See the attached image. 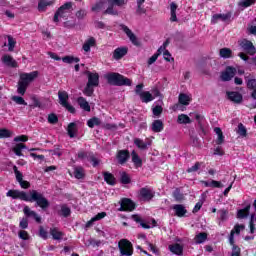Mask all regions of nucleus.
<instances>
[{"label":"nucleus","instance_id":"nucleus-5","mask_svg":"<svg viewBox=\"0 0 256 256\" xmlns=\"http://www.w3.org/2000/svg\"><path fill=\"white\" fill-rule=\"evenodd\" d=\"M118 249L120 251V255L122 256L133 255V244L127 239H121L118 242Z\"/></svg>","mask_w":256,"mask_h":256},{"label":"nucleus","instance_id":"nucleus-53","mask_svg":"<svg viewBox=\"0 0 256 256\" xmlns=\"http://www.w3.org/2000/svg\"><path fill=\"white\" fill-rule=\"evenodd\" d=\"M134 145L138 147V149H147V143H145L143 140L136 138L134 140Z\"/></svg>","mask_w":256,"mask_h":256},{"label":"nucleus","instance_id":"nucleus-58","mask_svg":"<svg viewBox=\"0 0 256 256\" xmlns=\"http://www.w3.org/2000/svg\"><path fill=\"white\" fill-rule=\"evenodd\" d=\"M39 237L45 240L49 238V233L46 231L45 228H43V226L39 227Z\"/></svg>","mask_w":256,"mask_h":256},{"label":"nucleus","instance_id":"nucleus-26","mask_svg":"<svg viewBox=\"0 0 256 256\" xmlns=\"http://www.w3.org/2000/svg\"><path fill=\"white\" fill-rule=\"evenodd\" d=\"M105 217H107L106 212L98 213L96 216L92 217L91 220L86 223V227L87 228L92 227L95 221H101V219H105Z\"/></svg>","mask_w":256,"mask_h":256},{"label":"nucleus","instance_id":"nucleus-28","mask_svg":"<svg viewBox=\"0 0 256 256\" xmlns=\"http://www.w3.org/2000/svg\"><path fill=\"white\" fill-rule=\"evenodd\" d=\"M2 62L8 67H17V62L13 59L11 55H4L2 57Z\"/></svg>","mask_w":256,"mask_h":256},{"label":"nucleus","instance_id":"nucleus-24","mask_svg":"<svg viewBox=\"0 0 256 256\" xmlns=\"http://www.w3.org/2000/svg\"><path fill=\"white\" fill-rule=\"evenodd\" d=\"M173 210L175 211V215L177 217H185L187 214V209L182 204H176L173 206Z\"/></svg>","mask_w":256,"mask_h":256},{"label":"nucleus","instance_id":"nucleus-29","mask_svg":"<svg viewBox=\"0 0 256 256\" xmlns=\"http://www.w3.org/2000/svg\"><path fill=\"white\" fill-rule=\"evenodd\" d=\"M249 211H251V205H247L245 208L237 211V219H245L249 217Z\"/></svg>","mask_w":256,"mask_h":256},{"label":"nucleus","instance_id":"nucleus-10","mask_svg":"<svg viewBox=\"0 0 256 256\" xmlns=\"http://www.w3.org/2000/svg\"><path fill=\"white\" fill-rule=\"evenodd\" d=\"M239 45L242 51L247 52L248 55H255L256 49L255 46L253 45V42L247 39H243L242 41H240Z\"/></svg>","mask_w":256,"mask_h":256},{"label":"nucleus","instance_id":"nucleus-9","mask_svg":"<svg viewBox=\"0 0 256 256\" xmlns=\"http://www.w3.org/2000/svg\"><path fill=\"white\" fill-rule=\"evenodd\" d=\"M120 28L125 32L129 40L131 41L132 45H135L136 47H139L141 45V42H139V39H137V36L124 24H120Z\"/></svg>","mask_w":256,"mask_h":256},{"label":"nucleus","instance_id":"nucleus-23","mask_svg":"<svg viewBox=\"0 0 256 256\" xmlns=\"http://www.w3.org/2000/svg\"><path fill=\"white\" fill-rule=\"evenodd\" d=\"M231 19V13L227 14H215L212 16L211 22L217 23V21H229Z\"/></svg>","mask_w":256,"mask_h":256},{"label":"nucleus","instance_id":"nucleus-3","mask_svg":"<svg viewBox=\"0 0 256 256\" xmlns=\"http://www.w3.org/2000/svg\"><path fill=\"white\" fill-rule=\"evenodd\" d=\"M105 79H107L110 85H115L116 87H123V85L131 87L132 83L131 79L126 78L125 76L115 72L106 74Z\"/></svg>","mask_w":256,"mask_h":256},{"label":"nucleus","instance_id":"nucleus-14","mask_svg":"<svg viewBox=\"0 0 256 256\" xmlns=\"http://www.w3.org/2000/svg\"><path fill=\"white\" fill-rule=\"evenodd\" d=\"M88 77V84L92 85L93 87H99V73L97 72H86Z\"/></svg>","mask_w":256,"mask_h":256},{"label":"nucleus","instance_id":"nucleus-22","mask_svg":"<svg viewBox=\"0 0 256 256\" xmlns=\"http://www.w3.org/2000/svg\"><path fill=\"white\" fill-rule=\"evenodd\" d=\"M228 99L233 103H241L243 101V96L239 92H227Z\"/></svg>","mask_w":256,"mask_h":256},{"label":"nucleus","instance_id":"nucleus-56","mask_svg":"<svg viewBox=\"0 0 256 256\" xmlns=\"http://www.w3.org/2000/svg\"><path fill=\"white\" fill-rule=\"evenodd\" d=\"M220 221H227V215H229V211L225 209H221L218 211Z\"/></svg>","mask_w":256,"mask_h":256},{"label":"nucleus","instance_id":"nucleus-63","mask_svg":"<svg viewBox=\"0 0 256 256\" xmlns=\"http://www.w3.org/2000/svg\"><path fill=\"white\" fill-rule=\"evenodd\" d=\"M18 236L23 241H29V233L25 230H21L18 232Z\"/></svg>","mask_w":256,"mask_h":256},{"label":"nucleus","instance_id":"nucleus-39","mask_svg":"<svg viewBox=\"0 0 256 256\" xmlns=\"http://www.w3.org/2000/svg\"><path fill=\"white\" fill-rule=\"evenodd\" d=\"M69 137L73 138L75 135H77V124L75 122H72L68 125L67 128Z\"/></svg>","mask_w":256,"mask_h":256},{"label":"nucleus","instance_id":"nucleus-51","mask_svg":"<svg viewBox=\"0 0 256 256\" xmlns=\"http://www.w3.org/2000/svg\"><path fill=\"white\" fill-rule=\"evenodd\" d=\"M95 86L87 83L85 89H84V95H86L87 97H91V95H93L95 89H94Z\"/></svg>","mask_w":256,"mask_h":256},{"label":"nucleus","instance_id":"nucleus-7","mask_svg":"<svg viewBox=\"0 0 256 256\" xmlns=\"http://www.w3.org/2000/svg\"><path fill=\"white\" fill-rule=\"evenodd\" d=\"M72 7H73V3L71 2H66L65 4L60 6L56 11V13L54 14V18H53L54 23H59V17L61 18L65 17V14L69 13Z\"/></svg>","mask_w":256,"mask_h":256},{"label":"nucleus","instance_id":"nucleus-32","mask_svg":"<svg viewBox=\"0 0 256 256\" xmlns=\"http://www.w3.org/2000/svg\"><path fill=\"white\" fill-rule=\"evenodd\" d=\"M169 250L171 253H174V255H183V246L181 244H172L169 245Z\"/></svg>","mask_w":256,"mask_h":256},{"label":"nucleus","instance_id":"nucleus-52","mask_svg":"<svg viewBox=\"0 0 256 256\" xmlns=\"http://www.w3.org/2000/svg\"><path fill=\"white\" fill-rule=\"evenodd\" d=\"M7 39H8V51H13V49H15V45H17V41L14 40L11 35H8Z\"/></svg>","mask_w":256,"mask_h":256},{"label":"nucleus","instance_id":"nucleus-13","mask_svg":"<svg viewBox=\"0 0 256 256\" xmlns=\"http://www.w3.org/2000/svg\"><path fill=\"white\" fill-rule=\"evenodd\" d=\"M135 209V203L128 198H123L120 203L119 211H133Z\"/></svg>","mask_w":256,"mask_h":256},{"label":"nucleus","instance_id":"nucleus-1","mask_svg":"<svg viewBox=\"0 0 256 256\" xmlns=\"http://www.w3.org/2000/svg\"><path fill=\"white\" fill-rule=\"evenodd\" d=\"M6 197H11V199H20V201H26L27 203H35L36 207H41L43 211L49 209V200L45 198L43 193L37 190H30L29 192L21 190H9L6 193Z\"/></svg>","mask_w":256,"mask_h":256},{"label":"nucleus","instance_id":"nucleus-59","mask_svg":"<svg viewBox=\"0 0 256 256\" xmlns=\"http://www.w3.org/2000/svg\"><path fill=\"white\" fill-rule=\"evenodd\" d=\"M12 101L16 102L17 105H27V102L21 96H13Z\"/></svg>","mask_w":256,"mask_h":256},{"label":"nucleus","instance_id":"nucleus-43","mask_svg":"<svg viewBox=\"0 0 256 256\" xmlns=\"http://www.w3.org/2000/svg\"><path fill=\"white\" fill-rule=\"evenodd\" d=\"M120 182L123 185H129V183H131V176H129L125 171L120 172Z\"/></svg>","mask_w":256,"mask_h":256},{"label":"nucleus","instance_id":"nucleus-11","mask_svg":"<svg viewBox=\"0 0 256 256\" xmlns=\"http://www.w3.org/2000/svg\"><path fill=\"white\" fill-rule=\"evenodd\" d=\"M237 75V69L228 66L224 72L221 73V80L222 81H231Z\"/></svg>","mask_w":256,"mask_h":256},{"label":"nucleus","instance_id":"nucleus-36","mask_svg":"<svg viewBox=\"0 0 256 256\" xmlns=\"http://www.w3.org/2000/svg\"><path fill=\"white\" fill-rule=\"evenodd\" d=\"M78 105L81 107V109H83L84 111H91V106L89 105V102H87V100L83 97H79L78 98Z\"/></svg>","mask_w":256,"mask_h":256},{"label":"nucleus","instance_id":"nucleus-38","mask_svg":"<svg viewBox=\"0 0 256 256\" xmlns=\"http://www.w3.org/2000/svg\"><path fill=\"white\" fill-rule=\"evenodd\" d=\"M177 123L180 125H189L191 123V118L187 116V114L178 115Z\"/></svg>","mask_w":256,"mask_h":256},{"label":"nucleus","instance_id":"nucleus-19","mask_svg":"<svg viewBox=\"0 0 256 256\" xmlns=\"http://www.w3.org/2000/svg\"><path fill=\"white\" fill-rule=\"evenodd\" d=\"M50 235L54 239V241H61L63 237H65V234L59 230L57 227L50 228Z\"/></svg>","mask_w":256,"mask_h":256},{"label":"nucleus","instance_id":"nucleus-45","mask_svg":"<svg viewBox=\"0 0 256 256\" xmlns=\"http://www.w3.org/2000/svg\"><path fill=\"white\" fill-rule=\"evenodd\" d=\"M13 137V132L7 128L0 129V139H9Z\"/></svg>","mask_w":256,"mask_h":256},{"label":"nucleus","instance_id":"nucleus-21","mask_svg":"<svg viewBox=\"0 0 256 256\" xmlns=\"http://www.w3.org/2000/svg\"><path fill=\"white\" fill-rule=\"evenodd\" d=\"M125 55H127V48L125 47L116 48L113 52V59H115L116 61H119V59H123Z\"/></svg>","mask_w":256,"mask_h":256},{"label":"nucleus","instance_id":"nucleus-46","mask_svg":"<svg viewBox=\"0 0 256 256\" xmlns=\"http://www.w3.org/2000/svg\"><path fill=\"white\" fill-rule=\"evenodd\" d=\"M53 5V2L47 1V0H40L38 3V10L39 11H45L47 7Z\"/></svg>","mask_w":256,"mask_h":256},{"label":"nucleus","instance_id":"nucleus-42","mask_svg":"<svg viewBox=\"0 0 256 256\" xmlns=\"http://www.w3.org/2000/svg\"><path fill=\"white\" fill-rule=\"evenodd\" d=\"M103 177L104 181H106L108 185H115V176L113 174L109 172H104Z\"/></svg>","mask_w":256,"mask_h":256},{"label":"nucleus","instance_id":"nucleus-12","mask_svg":"<svg viewBox=\"0 0 256 256\" xmlns=\"http://www.w3.org/2000/svg\"><path fill=\"white\" fill-rule=\"evenodd\" d=\"M132 219L136 223H140V226L143 229H151V227H155V225H157V221H155V219H152L151 223L148 222V224H147V223L143 222V219H141V216H139L137 214L132 215Z\"/></svg>","mask_w":256,"mask_h":256},{"label":"nucleus","instance_id":"nucleus-57","mask_svg":"<svg viewBox=\"0 0 256 256\" xmlns=\"http://www.w3.org/2000/svg\"><path fill=\"white\" fill-rule=\"evenodd\" d=\"M256 0H241L239 2L240 7H251V5L255 4Z\"/></svg>","mask_w":256,"mask_h":256},{"label":"nucleus","instance_id":"nucleus-44","mask_svg":"<svg viewBox=\"0 0 256 256\" xmlns=\"http://www.w3.org/2000/svg\"><path fill=\"white\" fill-rule=\"evenodd\" d=\"M87 125L90 127V129H93V127H99V125H101V119L92 117L87 121Z\"/></svg>","mask_w":256,"mask_h":256},{"label":"nucleus","instance_id":"nucleus-8","mask_svg":"<svg viewBox=\"0 0 256 256\" xmlns=\"http://www.w3.org/2000/svg\"><path fill=\"white\" fill-rule=\"evenodd\" d=\"M155 197V191L153 188L146 186L139 190V198L141 201H151Z\"/></svg>","mask_w":256,"mask_h":256},{"label":"nucleus","instance_id":"nucleus-61","mask_svg":"<svg viewBox=\"0 0 256 256\" xmlns=\"http://www.w3.org/2000/svg\"><path fill=\"white\" fill-rule=\"evenodd\" d=\"M248 33L256 36V18L252 21V25L248 26Z\"/></svg>","mask_w":256,"mask_h":256},{"label":"nucleus","instance_id":"nucleus-49","mask_svg":"<svg viewBox=\"0 0 256 256\" xmlns=\"http://www.w3.org/2000/svg\"><path fill=\"white\" fill-rule=\"evenodd\" d=\"M237 134L240 137H247V128H245V125H243L241 123L238 124Z\"/></svg>","mask_w":256,"mask_h":256},{"label":"nucleus","instance_id":"nucleus-55","mask_svg":"<svg viewBox=\"0 0 256 256\" xmlns=\"http://www.w3.org/2000/svg\"><path fill=\"white\" fill-rule=\"evenodd\" d=\"M61 215L63 217H69L71 215V208H69L67 205L61 206Z\"/></svg>","mask_w":256,"mask_h":256},{"label":"nucleus","instance_id":"nucleus-30","mask_svg":"<svg viewBox=\"0 0 256 256\" xmlns=\"http://www.w3.org/2000/svg\"><path fill=\"white\" fill-rule=\"evenodd\" d=\"M214 133H216V135H218V137L216 139V144L223 145V143H225V136L223 135V131L221 130V128H219V127L214 128Z\"/></svg>","mask_w":256,"mask_h":256},{"label":"nucleus","instance_id":"nucleus-64","mask_svg":"<svg viewBox=\"0 0 256 256\" xmlns=\"http://www.w3.org/2000/svg\"><path fill=\"white\" fill-rule=\"evenodd\" d=\"M231 256H241V248L237 245H233Z\"/></svg>","mask_w":256,"mask_h":256},{"label":"nucleus","instance_id":"nucleus-33","mask_svg":"<svg viewBox=\"0 0 256 256\" xmlns=\"http://www.w3.org/2000/svg\"><path fill=\"white\" fill-rule=\"evenodd\" d=\"M23 149H27V146L23 143H18L12 148V151L18 157H23V153L21 152L23 151Z\"/></svg>","mask_w":256,"mask_h":256},{"label":"nucleus","instance_id":"nucleus-35","mask_svg":"<svg viewBox=\"0 0 256 256\" xmlns=\"http://www.w3.org/2000/svg\"><path fill=\"white\" fill-rule=\"evenodd\" d=\"M170 14H171L170 21L172 23L177 22V5L175 4V2H172L170 4Z\"/></svg>","mask_w":256,"mask_h":256},{"label":"nucleus","instance_id":"nucleus-6","mask_svg":"<svg viewBox=\"0 0 256 256\" xmlns=\"http://www.w3.org/2000/svg\"><path fill=\"white\" fill-rule=\"evenodd\" d=\"M58 99H59L60 105H62V107H65V109H67V111H69V113H75V107H73L68 102L69 101V94H67L66 91H59L58 92Z\"/></svg>","mask_w":256,"mask_h":256},{"label":"nucleus","instance_id":"nucleus-18","mask_svg":"<svg viewBox=\"0 0 256 256\" xmlns=\"http://www.w3.org/2000/svg\"><path fill=\"white\" fill-rule=\"evenodd\" d=\"M138 239H143L145 241V245L148 246V249L154 253V255H157L159 253V249H157V246L153 245L151 242L147 241V235L140 233L138 234Z\"/></svg>","mask_w":256,"mask_h":256},{"label":"nucleus","instance_id":"nucleus-31","mask_svg":"<svg viewBox=\"0 0 256 256\" xmlns=\"http://www.w3.org/2000/svg\"><path fill=\"white\" fill-rule=\"evenodd\" d=\"M164 129V124L162 120H155L152 123V131L154 133H161V131H163Z\"/></svg>","mask_w":256,"mask_h":256},{"label":"nucleus","instance_id":"nucleus-20","mask_svg":"<svg viewBox=\"0 0 256 256\" xmlns=\"http://www.w3.org/2000/svg\"><path fill=\"white\" fill-rule=\"evenodd\" d=\"M105 5H108L107 0H98L94 5H92L91 11H93V13H99L105 9Z\"/></svg>","mask_w":256,"mask_h":256},{"label":"nucleus","instance_id":"nucleus-4","mask_svg":"<svg viewBox=\"0 0 256 256\" xmlns=\"http://www.w3.org/2000/svg\"><path fill=\"white\" fill-rule=\"evenodd\" d=\"M108 7L103 11V15H119V11L115 9V7H123L125 5V0H107Z\"/></svg>","mask_w":256,"mask_h":256},{"label":"nucleus","instance_id":"nucleus-17","mask_svg":"<svg viewBox=\"0 0 256 256\" xmlns=\"http://www.w3.org/2000/svg\"><path fill=\"white\" fill-rule=\"evenodd\" d=\"M129 159V151L127 150H120L117 153V160L120 165H125L127 160Z\"/></svg>","mask_w":256,"mask_h":256},{"label":"nucleus","instance_id":"nucleus-60","mask_svg":"<svg viewBox=\"0 0 256 256\" xmlns=\"http://www.w3.org/2000/svg\"><path fill=\"white\" fill-rule=\"evenodd\" d=\"M59 122V118L55 114H49L48 115V123L51 125H55L56 123Z\"/></svg>","mask_w":256,"mask_h":256},{"label":"nucleus","instance_id":"nucleus-27","mask_svg":"<svg viewBox=\"0 0 256 256\" xmlns=\"http://www.w3.org/2000/svg\"><path fill=\"white\" fill-rule=\"evenodd\" d=\"M140 99L142 103H151L155 99V96L149 91H144L140 94Z\"/></svg>","mask_w":256,"mask_h":256},{"label":"nucleus","instance_id":"nucleus-25","mask_svg":"<svg viewBox=\"0 0 256 256\" xmlns=\"http://www.w3.org/2000/svg\"><path fill=\"white\" fill-rule=\"evenodd\" d=\"M203 185L206 187H212V189H223V187H225L221 181L217 180L203 181Z\"/></svg>","mask_w":256,"mask_h":256},{"label":"nucleus","instance_id":"nucleus-50","mask_svg":"<svg viewBox=\"0 0 256 256\" xmlns=\"http://www.w3.org/2000/svg\"><path fill=\"white\" fill-rule=\"evenodd\" d=\"M63 63H79L80 59L73 56H65L62 58Z\"/></svg>","mask_w":256,"mask_h":256},{"label":"nucleus","instance_id":"nucleus-54","mask_svg":"<svg viewBox=\"0 0 256 256\" xmlns=\"http://www.w3.org/2000/svg\"><path fill=\"white\" fill-rule=\"evenodd\" d=\"M202 165H203V163L196 162L192 167L187 169V173H195L196 171H199V169H201Z\"/></svg>","mask_w":256,"mask_h":256},{"label":"nucleus","instance_id":"nucleus-62","mask_svg":"<svg viewBox=\"0 0 256 256\" xmlns=\"http://www.w3.org/2000/svg\"><path fill=\"white\" fill-rule=\"evenodd\" d=\"M13 171H14V174L16 176V180L18 181V183L20 181L23 180V173H21L18 169H17V166H13Z\"/></svg>","mask_w":256,"mask_h":256},{"label":"nucleus","instance_id":"nucleus-15","mask_svg":"<svg viewBox=\"0 0 256 256\" xmlns=\"http://www.w3.org/2000/svg\"><path fill=\"white\" fill-rule=\"evenodd\" d=\"M23 213L27 217H33V219H35L36 223H41V216H39V214H37V212L31 210V208H29V206H25L23 208Z\"/></svg>","mask_w":256,"mask_h":256},{"label":"nucleus","instance_id":"nucleus-34","mask_svg":"<svg viewBox=\"0 0 256 256\" xmlns=\"http://www.w3.org/2000/svg\"><path fill=\"white\" fill-rule=\"evenodd\" d=\"M131 156H132V163H134L136 168L143 167V160H141L137 152L132 151Z\"/></svg>","mask_w":256,"mask_h":256},{"label":"nucleus","instance_id":"nucleus-2","mask_svg":"<svg viewBox=\"0 0 256 256\" xmlns=\"http://www.w3.org/2000/svg\"><path fill=\"white\" fill-rule=\"evenodd\" d=\"M37 77H39L38 71H33L30 73H22L20 75V80L18 82L17 93L19 95H25V92L27 91V87H29V84L33 83V81H35Z\"/></svg>","mask_w":256,"mask_h":256},{"label":"nucleus","instance_id":"nucleus-37","mask_svg":"<svg viewBox=\"0 0 256 256\" xmlns=\"http://www.w3.org/2000/svg\"><path fill=\"white\" fill-rule=\"evenodd\" d=\"M178 101L180 103V105H189V103H191V97L185 93H181L178 97Z\"/></svg>","mask_w":256,"mask_h":256},{"label":"nucleus","instance_id":"nucleus-48","mask_svg":"<svg viewBox=\"0 0 256 256\" xmlns=\"http://www.w3.org/2000/svg\"><path fill=\"white\" fill-rule=\"evenodd\" d=\"M87 159L92 163L93 167H97L100 163L99 159H97L93 153H88Z\"/></svg>","mask_w":256,"mask_h":256},{"label":"nucleus","instance_id":"nucleus-47","mask_svg":"<svg viewBox=\"0 0 256 256\" xmlns=\"http://www.w3.org/2000/svg\"><path fill=\"white\" fill-rule=\"evenodd\" d=\"M232 53H233V51H231V49L222 48V49H220L219 55L223 59H229V57H231Z\"/></svg>","mask_w":256,"mask_h":256},{"label":"nucleus","instance_id":"nucleus-16","mask_svg":"<svg viewBox=\"0 0 256 256\" xmlns=\"http://www.w3.org/2000/svg\"><path fill=\"white\" fill-rule=\"evenodd\" d=\"M97 45V40L95 38L90 37L87 40H85L82 49L85 51V53H90L91 52V47H95Z\"/></svg>","mask_w":256,"mask_h":256},{"label":"nucleus","instance_id":"nucleus-40","mask_svg":"<svg viewBox=\"0 0 256 256\" xmlns=\"http://www.w3.org/2000/svg\"><path fill=\"white\" fill-rule=\"evenodd\" d=\"M74 177L75 179H83L85 177V170L81 166L74 168Z\"/></svg>","mask_w":256,"mask_h":256},{"label":"nucleus","instance_id":"nucleus-41","mask_svg":"<svg viewBox=\"0 0 256 256\" xmlns=\"http://www.w3.org/2000/svg\"><path fill=\"white\" fill-rule=\"evenodd\" d=\"M194 241L197 245H200L201 243H205V241H207V233L201 232L197 234L194 238Z\"/></svg>","mask_w":256,"mask_h":256}]
</instances>
